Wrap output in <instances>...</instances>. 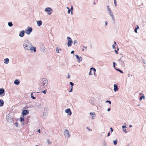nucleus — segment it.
I'll use <instances>...</instances> for the list:
<instances>
[{
  "mask_svg": "<svg viewBox=\"0 0 146 146\" xmlns=\"http://www.w3.org/2000/svg\"><path fill=\"white\" fill-rule=\"evenodd\" d=\"M110 129L111 130V133H112L113 130V129L112 127H111L110 128Z\"/></svg>",
  "mask_w": 146,
  "mask_h": 146,
  "instance_id": "09e8293b",
  "label": "nucleus"
},
{
  "mask_svg": "<svg viewBox=\"0 0 146 146\" xmlns=\"http://www.w3.org/2000/svg\"><path fill=\"white\" fill-rule=\"evenodd\" d=\"M4 63L6 64H7L9 63V59L8 58H5L4 60Z\"/></svg>",
  "mask_w": 146,
  "mask_h": 146,
  "instance_id": "b1692460",
  "label": "nucleus"
},
{
  "mask_svg": "<svg viewBox=\"0 0 146 146\" xmlns=\"http://www.w3.org/2000/svg\"><path fill=\"white\" fill-rule=\"evenodd\" d=\"M115 69L117 71L121 73H123V71L121 70L119 68H116V69Z\"/></svg>",
  "mask_w": 146,
  "mask_h": 146,
  "instance_id": "a878e982",
  "label": "nucleus"
},
{
  "mask_svg": "<svg viewBox=\"0 0 146 146\" xmlns=\"http://www.w3.org/2000/svg\"><path fill=\"white\" fill-rule=\"evenodd\" d=\"M132 127V125H129V127Z\"/></svg>",
  "mask_w": 146,
  "mask_h": 146,
  "instance_id": "e2e57ef3",
  "label": "nucleus"
},
{
  "mask_svg": "<svg viewBox=\"0 0 146 146\" xmlns=\"http://www.w3.org/2000/svg\"><path fill=\"white\" fill-rule=\"evenodd\" d=\"M117 65L116 63L114 62H113V67L115 69H116V68L115 67V66Z\"/></svg>",
  "mask_w": 146,
  "mask_h": 146,
  "instance_id": "7c9ffc66",
  "label": "nucleus"
},
{
  "mask_svg": "<svg viewBox=\"0 0 146 146\" xmlns=\"http://www.w3.org/2000/svg\"><path fill=\"white\" fill-rule=\"evenodd\" d=\"M107 8H108H108H110V7H109V6H108V5H107Z\"/></svg>",
  "mask_w": 146,
  "mask_h": 146,
  "instance_id": "0e129e2a",
  "label": "nucleus"
},
{
  "mask_svg": "<svg viewBox=\"0 0 146 146\" xmlns=\"http://www.w3.org/2000/svg\"><path fill=\"white\" fill-rule=\"evenodd\" d=\"M71 15H72V14H73V12H72V11H71Z\"/></svg>",
  "mask_w": 146,
  "mask_h": 146,
  "instance_id": "774afa93",
  "label": "nucleus"
},
{
  "mask_svg": "<svg viewBox=\"0 0 146 146\" xmlns=\"http://www.w3.org/2000/svg\"><path fill=\"white\" fill-rule=\"evenodd\" d=\"M67 39L68 41L67 44V46L68 47H70L72 46V43L73 42L70 36H67Z\"/></svg>",
  "mask_w": 146,
  "mask_h": 146,
  "instance_id": "f03ea898",
  "label": "nucleus"
},
{
  "mask_svg": "<svg viewBox=\"0 0 146 146\" xmlns=\"http://www.w3.org/2000/svg\"><path fill=\"white\" fill-rule=\"evenodd\" d=\"M65 111L66 113H68V115L70 116L72 115V112L70 108L66 109L65 110Z\"/></svg>",
  "mask_w": 146,
  "mask_h": 146,
  "instance_id": "9d476101",
  "label": "nucleus"
},
{
  "mask_svg": "<svg viewBox=\"0 0 146 146\" xmlns=\"http://www.w3.org/2000/svg\"><path fill=\"white\" fill-rule=\"evenodd\" d=\"M4 104V102L3 100L2 99H0V107L3 106Z\"/></svg>",
  "mask_w": 146,
  "mask_h": 146,
  "instance_id": "5701e85b",
  "label": "nucleus"
},
{
  "mask_svg": "<svg viewBox=\"0 0 146 146\" xmlns=\"http://www.w3.org/2000/svg\"><path fill=\"white\" fill-rule=\"evenodd\" d=\"M33 31V29L31 27L28 26L27 29L25 31L26 33L29 35Z\"/></svg>",
  "mask_w": 146,
  "mask_h": 146,
  "instance_id": "f257e3e1",
  "label": "nucleus"
},
{
  "mask_svg": "<svg viewBox=\"0 0 146 146\" xmlns=\"http://www.w3.org/2000/svg\"><path fill=\"white\" fill-rule=\"evenodd\" d=\"M90 115H95V112H90Z\"/></svg>",
  "mask_w": 146,
  "mask_h": 146,
  "instance_id": "4c0bfd02",
  "label": "nucleus"
},
{
  "mask_svg": "<svg viewBox=\"0 0 146 146\" xmlns=\"http://www.w3.org/2000/svg\"><path fill=\"white\" fill-rule=\"evenodd\" d=\"M20 122L21 123H22V122H23L22 123V125H23V124H24V122L25 121V119H24V117L23 116V117H20Z\"/></svg>",
  "mask_w": 146,
  "mask_h": 146,
  "instance_id": "a211bd4d",
  "label": "nucleus"
},
{
  "mask_svg": "<svg viewBox=\"0 0 146 146\" xmlns=\"http://www.w3.org/2000/svg\"><path fill=\"white\" fill-rule=\"evenodd\" d=\"M122 128L123 131L124 132H125L126 133H127V130L126 129V126L125 125H123L122 126Z\"/></svg>",
  "mask_w": 146,
  "mask_h": 146,
  "instance_id": "6ab92c4d",
  "label": "nucleus"
},
{
  "mask_svg": "<svg viewBox=\"0 0 146 146\" xmlns=\"http://www.w3.org/2000/svg\"><path fill=\"white\" fill-rule=\"evenodd\" d=\"M111 110L110 108H108L107 109V111H109Z\"/></svg>",
  "mask_w": 146,
  "mask_h": 146,
  "instance_id": "6e6d98bb",
  "label": "nucleus"
},
{
  "mask_svg": "<svg viewBox=\"0 0 146 146\" xmlns=\"http://www.w3.org/2000/svg\"><path fill=\"white\" fill-rule=\"evenodd\" d=\"M71 11L70 9H68V12H67L68 13V14H70Z\"/></svg>",
  "mask_w": 146,
  "mask_h": 146,
  "instance_id": "8fccbe9b",
  "label": "nucleus"
},
{
  "mask_svg": "<svg viewBox=\"0 0 146 146\" xmlns=\"http://www.w3.org/2000/svg\"><path fill=\"white\" fill-rule=\"evenodd\" d=\"M110 134H111V133H110V131H109V132H108V134H107V137H109V136L110 135Z\"/></svg>",
  "mask_w": 146,
  "mask_h": 146,
  "instance_id": "c03bdc74",
  "label": "nucleus"
},
{
  "mask_svg": "<svg viewBox=\"0 0 146 146\" xmlns=\"http://www.w3.org/2000/svg\"><path fill=\"white\" fill-rule=\"evenodd\" d=\"M29 113V111L28 110H24L22 111V114L23 116L28 115Z\"/></svg>",
  "mask_w": 146,
  "mask_h": 146,
  "instance_id": "9b49d317",
  "label": "nucleus"
},
{
  "mask_svg": "<svg viewBox=\"0 0 146 146\" xmlns=\"http://www.w3.org/2000/svg\"><path fill=\"white\" fill-rule=\"evenodd\" d=\"M14 84L16 85H18L20 84L19 80L18 79H16L14 81Z\"/></svg>",
  "mask_w": 146,
  "mask_h": 146,
  "instance_id": "412c9836",
  "label": "nucleus"
},
{
  "mask_svg": "<svg viewBox=\"0 0 146 146\" xmlns=\"http://www.w3.org/2000/svg\"><path fill=\"white\" fill-rule=\"evenodd\" d=\"M113 143L114 145H116L117 143V140L116 139L115 140L113 141Z\"/></svg>",
  "mask_w": 146,
  "mask_h": 146,
  "instance_id": "c756f323",
  "label": "nucleus"
},
{
  "mask_svg": "<svg viewBox=\"0 0 146 146\" xmlns=\"http://www.w3.org/2000/svg\"><path fill=\"white\" fill-rule=\"evenodd\" d=\"M46 142L49 144H50L52 143V142L48 139L47 140Z\"/></svg>",
  "mask_w": 146,
  "mask_h": 146,
  "instance_id": "c9c22d12",
  "label": "nucleus"
},
{
  "mask_svg": "<svg viewBox=\"0 0 146 146\" xmlns=\"http://www.w3.org/2000/svg\"><path fill=\"white\" fill-rule=\"evenodd\" d=\"M72 91H73V89H70V90L69 91V92H72Z\"/></svg>",
  "mask_w": 146,
  "mask_h": 146,
  "instance_id": "3c124183",
  "label": "nucleus"
},
{
  "mask_svg": "<svg viewBox=\"0 0 146 146\" xmlns=\"http://www.w3.org/2000/svg\"><path fill=\"white\" fill-rule=\"evenodd\" d=\"M83 47L84 48H85L86 49H87V46H83Z\"/></svg>",
  "mask_w": 146,
  "mask_h": 146,
  "instance_id": "680f3d73",
  "label": "nucleus"
},
{
  "mask_svg": "<svg viewBox=\"0 0 146 146\" xmlns=\"http://www.w3.org/2000/svg\"><path fill=\"white\" fill-rule=\"evenodd\" d=\"M105 26H106L108 24V22L107 21H105Z\"/></svg>",
  "mask_w": 146,
  "mask_h": 146,
  "instance_id": "5fc2aeb1",
  "label": "nucleus"
},
{
  "mask_svg": "<svg viewBox=\"0 0 146 146\" xmlns=\"http://www.w3.org/2000/svg\"><path fill=\"white\" fill-rule=\"evenodd\" d=\"M44 11L46 13H48V15H50L52 14V12L53 11V10L52 9L49 7H47L45 9Z\"/></svg>",
  "mask_w": 146,
  "mask_h": 146,
  "instance_id": "20e7f679",
  "label": "nucleus"
},
{
  "mask_svg": "<svg viewBox=\"0 0 146 146\" xmlns=\"http://www.w3.org/2000/svg\"><path fill=\"white\" fill-rule=\"evenodd\" d=\"M6 119L7 121L9 122H13V123H14V122L13 120V117L12 116L9 114L7 115L6 116Z\"/></svg>",
  "mask_w": 146,
  "mask_h": 146,
  "instance_id": "7ed1b4c3",
  "label": "nucleus"
},
{
  "mask_svg": "<svg viewBox=\"0 0 146 146\" xmlns=\"http://www.w3.org/2000/svg\"><path fill=\"white\" fill-rule=\"evenodd\" d=\"M145 98V97L144 96V94H143V96H141L140 97V98H139V100L140 101H141L142 100V99H144Z\"/></svg>",
  "mask_w": 146,
  "mask_h": 146,
  "instance_id": "c85d7f7f",
  "label": "nucleus"
},
{
  "mask_svg": "<svg viewBox=\"0 0 146 146\" xmlns=\"http://www.w3.org/2000/svg\"><path fill=\"white\" fill-rule=\"evenodd\" d=\"M24 44H25V46L24 47L25 49L26 48V47H28V46L32 45L30 43L28 40H26L24 41Z\"/></svg>",
  "mask_w": 146,
  "mask_h": 146,
  "instance_id": "423d86ee",
  "label": "nucleus"
},
{
  "mask_svg": "<svg viewBox=\"0 0 146 146\" xmlns=\"http://www.w3.org/2000/svg\"><path fill=\"white\" fill-rule=\"evenodd\" d=\"M89 75H92V72H91V70L90 71V72L89 73Z\"/></svg>",
  "mask_w": 146,
  "mask_h": 146,
  "instance_id": "603ef678",
  "label": "nucleus"
},
{
  "mask_svg": "<svg viewBox=\"0 0 146 146\" xmlns=\"http://www.w3.org/2000/svg\"><path fill=\"white\" fill-rule=\"evenodd\" d=\"M64 134L68 138L70 137V133L68 131L67 129L65 130L64 132Z\"/></svg>",
  "mask_w": 146,
  "mask_h": 146,
  "instance_id": "0eeeda50",
  "label": "nucleus"
},
{
  "mask_svg": "<svg viewBox=\"0 0 146 146\" xmlns=\"http://www.w3.org/2000/svg\"><path fill=\"white\" fill-rule=\"evenodd\" d=\"M111 18H112V20H113V23H115V20L114 17V15L113 16H111Z\"/></svg>",
  "mask_w": 146,
  "mask_h": 146,
  "instance_id": "f704fd0d",
  "label": "nucleus"
},
{
  "mask_svg": "<svg viewBox=\"0 0 146 146\" xmlns=\"http://www.w3.org/2000/svg\"><path fill=\"white\" fill-rule=\"evenodd\" d=\"M30 50L31 51V52H35L36 51V48L35 46H34L32 45L30 46Z\"/></svg>",
  "mask_w": 146,
  "mask_h": 146,
  "instance_id": "f8f14e48",
  "label": "nucleus"
},
{
  "mask_svg": "<svg viewBox=\"0 0 146 146\" xmlns=\"http://www.w3.org/2000/svg\"><path fill=\"white\" fill-rule=\"evenodd\" d=\"M73 42L74 45H75V44H77L78 43V42L77 40H74Z\"/></svg>",
  "mask_w": 146,
  "mask_h": 146,
  "instance_id": "ea45409f",
  "label": "nucleus"
},
{
  "mask_svg": "<svg viewBox=\"0 0 146 146\" xmlns=\"http://www.w3.org/2000/svg\"><path fill=\"white\" fill-rule=\"evenodd\" d=\"M47 90L46 89H45L43 91L40 92H41L43 93L44 94H45Z\"/></svg>",
  "mask_w": 146,
  "mask_h": 146,
  "instance_id": "473e14b6",
  "label": "nucleus"
},
{
  "mask_svg": "<svg viewBox=\"0 0 146 146\" xmlns=\"http://www.w3.org/2000/svg\"><path fill=\"white\" fill-rule=\"evenodd\" d=\"M69 84L70 85H71V86H74V84L72 82H70Z\"/></svg>",
  "mask_w": 146,
  "mask_h": 146,
  "instance_id": "58836bf2",
  "label": "nucleus"
},
{
  "mask_svg": "<svg viewBox=\"0 0 146 146\" xmlns=\"http://www.w3.org/2000/svg\"><path fill=\"white\" fill-rule=\"evenodd\" d=\"M5 90L3 88H0V96L2 97L4 96L5 95Z\"/></svg>",
  "mask_w": 146,
  "mask_h": 146,
  "instance_id": "1a4fd4ad",
  "label": "nucleus"
},
{
  "mask_svg": "<svg viewBox=\"0 0 146 146\" xmlns=\"http://www.w3.org/2000/svg\"><path fill=\"white\" fill-rule=\"evenodd\" d=\"M41 84H42V86L44 88H45L48 84V83H46V82H42Z\"/></svg>",
  "mask_w": 146,
  "mask_h": 146,
  "instance_id": "4be33fe9",
  "label": "nucleus"
},
{
  "mask_svg": "<svg viewBox=\"0 0 146 146\" xmlns=\"http://www.w3.org/2000/svg\"><path fill=\"white\" fill-rule=\"evenodd\" d=\"M105 102L106 103H108L110 104H111V102L110 100H106V101Z\"/></svg>",
  "mask_w": 146,
  "mask_h": 146,
  "instance_id": "a19ab883",
  "label": "nucleus"
},
{
  "mask_svg": "<svg viewBox=\"0 0 146 146\" xmlns=\"http://www.w3.org/2000/svg\"><path fill=\"white\" fill-rule=\"evenodd\" d=\"M8 25L9 27H11L13 25L12 22H10L8 23Z\"/></svg>",
  "mask_w": 146,
  "mask_h": 146,
  "instance_id": "cd10ccee",
  "label": "nucleus"
},
{
  "mask_svg": "<svg viewBox=\"0 0 146 146\" xmlns=\"http://www.w3.org/2000/svg\"><path fill=\"white\" fill-rule=\"evenodd\" d=\"M74 50H72L71 52V54H73L74 53Z\"/></svg>",
  "mask_w": 146,
  "mask_h": 146,
  "instance_id": "4d7b16f0",
  "label": "nucleus"
},
{
  "mask_svg": "<svg viewBox=\"0 0 146 146\" xmlns=\"http://www.w3.org/2000/svg\"><path fill=\"white\" fill-rule=\"evenodd\" d=\"M39 44L40 50L43 52H44L45 48L44 47V44L41 42H40Z\"/></svg>",
  "mask_w": 146,
  "mask_h": 146,
  "instance_id": "39448f33",
  "label": "nucleus"
},
{
  "mask_svg": "<svg viewBox=\"0 0 146 146\" xmlns=\"http://www.w3.org/2000/svg\"><path fill=\"white\" fill-rule=\"evenodd\" d=\"M112 46L113 48L115 49L114 50V51L115 53L117 54H118V51L119 50V49L118 48L117 46V50L115 49V45L114 44H113Z\"/></svg>",
  "mask_w": 146,
  "mask_h": 146,
  "instance_id": "f3484780",
  "label": "nucleus"
},
{
  "mask_svg": "<svg viewBox=\"0 0 146 146\" xmlns=\"http://www.w3.org/2000/svg\"><path fill=\"white\" fill-rule=\"evenodd\" d=\"M46 81L48 82L46 78H43L42 79V82H44V81L46 82Z\"/></svg>",
  "mask_w": 146,
  "mask_h": 146,
  "instance_id": "72a5a7b5",
  "label": "nucleus"
},
{
  "mask_svg": "<svg viewBox=\"0 0 146 146\" xmlns=\"http://www.w3.org/2000/svg\"><path fill=\"white\" fill-rule=\"evenodd\" d=\"M75 56L76 57V59L78 60V61L79 62H80L82 61V58L81 56H79L77 54H76Z\"/></svg>",
  "mask_w": 146,
  "mask_h": 146,
  "instance_id": "ddd939ff",
  "label": "nucleus"
},
{
  "mask_svg": "<svg viewBox=\"0 0 146 146\" xmlns=\"http://www.w3.org/2000/svg\"><path fill=\"white\" fill-rule=\"evenodd\" d=\"M115 45H117V44H116V42H114V44Z\"/></svg>",
  "mask_w": 146,
  "mask_h": 146,
  "instance_id": "bf43d9fd",
  "label": "nucleus"
},
{
  "mask_svg": "<svg viewBox=\"0 0 146 146\" xmlns=\"http://www.w3.org/2000/svg\"><path fill=\"white\" fill-rule=\"evenodd\" d=\"M139 29V27L138 25H137L136 27L134 29V32L136 33H137V30Z\"/></svg>",
  "mask_w": 146,
  "mask_h": 146,
  "instance_id": "393cba45",
  "label": "nucleus"
},
{
  "mask_svg": "<svg viewBox=\"0 0 146 146\" xmlns=\"http://www.w3.org/2000/svg\"><path fill=\"white\" fill-rule=\"evenodd\" d=\"M34 93V92H32L31 94V98L33 99H35L36 98L34 96V95L33 94V93Z\"/></svg>",
  "mask_w": 146,
  "mask_h": 146,
  "instance_id": "bb28decb",
  "label": "nucleus"
},
{
  "mask_svg": "<svg viewBox=\"0 0 146 146\" xmlns=\"http://www.w3.org/2000/svg\"><path fill=\"white\" fill-rule=\"evenodd\" d=\"M69 9L71 11H72L73 10V7L72 6H71V8L70 9Z\"/></svg>",
  "mask_w": 146,
  "mask_h": 146,
  "instance_id": "a18cd8bd",
  "label": "nucleus"
},
{
  "mask_svg": "<svg viewBox=\"0 0 146 146\" xmlns=\"http://www.w3.org/2000/svg\"><path fill=\"white\" fill-rule=\"evenodd\" d=\"M113 90L115 92H116V91L118 90L119 88L118 87V86L117 84H114L113 85Z\"/></svg>",
  "mask_w": 146,
  "mask_h": 146,
  "instance_id": "2eb2a0df",
  "label": "nucleus"
},
{
  "mask_svg": "<svg viewBox=\"0 0 146 146\" xmlns=\"http://www.w3.org/2000/svg\"><path fill=\"white\" fill-rule=\"evenodd\" d=\"M42 21L40 20H38L37 21V25L38 27H40L42 25Z\"/></svg>",
  "mask_w": 146,
  "mask_h": 146,
  "instance_id": "aec40b11",
  "label": "nucleus"
},
{
  "mask_svg": "<svg viewBox=\"0 0 146 146\" xmlns=\"http://www.w3.org/2000/svg\"><path fill=\"white\" fill-rule=\"evenodd\" d=\"M25 32L24 30H22L20 32L19 34V36L21 37H23L25 35Z\"/></svg>",
  "mask_w": 146,
  "mask_h": 146,
  "instance_id": "4468645a",
  "label": "nucleus"
},
{
  "mask_svg": "<svg viewBox=\"0 0 146 146\" xmlns=\"http://www.w3.org/2000/svg\"><path fill=\"white\" fill-rule=\"evenodd\" d=\"M59 50H61L60 48H59L58 47H57L56 49V51L57 53H59Z\"/></svg>",
  "mask_w": 146,
  "mask_h": 146,
  "instance_id": "2f4dec72",
  "label": "nucleus"
},
{
  "mask_svg": "<svg viewBox=\"0 0 146 146\" xmlns=\"http://www.w3.org/2000/svg\"><path fill=\"white\" fill-rule=\"evenodd\" d=\"M123 57H121L120 59L118 60V61L119 63L122 66H124L125 64L124 63V62L121 60Z\"/></svg>",
  "mask_w": 146,
  "mask_h": 146,
  "instance_id": "dca6fc26",
  "label": "nucleus"
},
{
  "mask_svg": "<svg viewBox=\"0 0 146 146\" xmlns=\"http://www.w3.org/2000/svg\"><path fill=\"white\" fill-rule=\"evenodd\" d=\"M108 13L110 12H111V9L110 8H108Z\"/></svg>",
  "mask_w": 146,
  "mask_h": 146,
  "instance_id": "de8ad7c7",
  "label": "nucleus"
},
{
  "mask_svg": "<svg viewBox=\"0 0 146 146\" xmlns=\"http://www.w3.org/2000/svg\"><path fill=\"white\" fill-rule=\"evenodd\" d=\"M70 75L69 74H68L67 78H70Z\"/></svg>",
  "mask_w": 146,
  "mask_h": 146,
  "instance_id": "13d9d810",
  "label": "nucleus"
},
{
  "mask_svg": "<svg viewBox=\"0 0 146 146\" xmlns=\"http://www.w3.org/2000/svg\"><path fill=\"white\" fill-rule=\"evenodd\" d=\"M86 129H88V130L89 131L90 130V129L88 127H87Z\"/></svg>",
  "mask_w": 146,
  "mask_h": 146,
  "instance_id": "052dcab7",
  "label": "nucleus"
},
{
  "mask_svg": "<svg viewBox=\"0 0 146 146\" xmlns=\"http://www.w3.org/2000/svg\"><path fill=\"white\" fill-rule=\"evenodd\" d=\"M37 132H38L39 133H40V129H38L37 130Z\"/></svg>",
  "mask_w": 146,
  "mask_h": 146,
  "instance_id": "864d4df0",
  "label": "nucleus"
},
{
  "mask_svg": "<svg viewBox=\"0 0 146 146\" xmlns=\"http://www.w3.org/2000/svg\"><path fill=\"white\" fill-rule=\"evenodd\" d=\"M92 119H94V116H92Z\"/></svg>",
  "mask_w": 146,
  "mask_h": 146,
  "instance_id": "69168bd1",
  "label": "nucleus"
},
{
  "mask_svg": "<svg viewBox=\"0 0 146 146\" xmlns=\"http://www.w3.org/2000/svg\"><path fill=\"white\" fill-rule=\"evenodd\" d=\"M109 13L111 17L112 16H113V13L112 11L109 12Z\"/></svg>",
  "mask_w": 146,
  "mask_h": 146,
  "instance_id": "79ce46f5",
  "label": "nucleus"
},
{
  "mask_svg": "<svg viewBox=\"0 0 146 146\" xmlns=\"http://www.w3.org/2000/svg\"><path fill=\"white\" fill-rule=\"evenodd\" d=\"M114 4L115 6L116 7L117 6V2H116V0H114Z\"/></svg>",
  "mask_w": 146,
  "mask_h": 146,
  "instance_id": "37998d69",
  "label": "nucleus"
},
{
  "mask_svg": "<svg viewBox=\"0 0 146 146\" xmlns=\"http://www.w3.org/2000/svg\"><path fill=\"white\" fill-rule=\"evenodd\" d=\"M73 86H71V89H73Z\"/></svg>",
  "mask_w": 146,
  "mask_h": 146,
  "instance_id": "338daca9",
  "label": "nucleus"
},
{
  "mask_svg": "<svg viewBox=\"0 0 146 146\" xmlns=\"http://www.w3.org/2000/svg\"><path fill=\"white\" fill-rule=\"evenodd\" d=\"M93 70L94 72H95L96 71V69L94 67H92L90 68V70Z\"/></svg>",
  "mask_w": 146,
  "mask_h": 146,
  "instance_id": "e433bc0d",
  "label": "nucleus"
},
{
  "mask_svg": "<svg viewBox=\"0 0 146 146\" xmlns=\"http://www.w3.org/2000/svg\"><path fill=\"white\" fill-rule=\"evenodd\" d=\"M14 124L15 125L16 127H18V124L17 122H16Z\"/></svg>",
  "mask_w": 146,
  "mask_h": 146,
  "instance_id": "49530a36",
  "label": "nucleus"
},
{
  "mask_svg": "<svg viewBox=\"0 0 146 146\" xmlns=\"http://www.w3.org/2000/svg\"><path fill=\"white\" fill-rule=\"evenodd\" d=\"M48 112L47 109L45 108L44 110L43 116H42V118L43 119H45L46 118V114L48 113Z\"/></svg>",
  "mask_w": 146,
  "mask_h": 146,
  "instance_id": "6e6552de",
  "label": "nucleus"
}]
</instances>
